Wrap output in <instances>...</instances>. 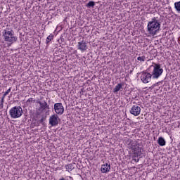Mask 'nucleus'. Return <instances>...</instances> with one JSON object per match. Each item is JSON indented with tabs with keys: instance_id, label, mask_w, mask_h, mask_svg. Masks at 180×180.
I'll return each mask as SVG.
<instances>
[{
	"instance_id": "nucleus-1",
	"label": "nucleus",
	"mask_w": 180,
	"mask_h": 180,
	"mask_svg": "<svg viewBox=\"0 0 180 180\" xmlns=\"http://www.w3.org/2000/svg\"><path fill=\"white\" fill-rule=\"evenodd\" d=\"M161 25L158 22V20L153 18L151 21L148 22L147 32L150 36H155L160 31Z\"/></svg>"
},
{
	"instance_id": "nucleus-2",
	"label": "nucleus",
	"mask_w": 180,
	"mask_h": 180,
	"mask_svg": "<svg viewBox=\"0 0 180 180\" xmlns=\"http://www.w3.org/2000/svg\"><path fill=\"white\" fill-rule=\"evenodd\" d=\"M3 37L5 41L11 43H15V41H18V37L15 35V32L12 30L6 29L4 31Z\"/></svg>"
},
{
	"instance_id": "nucleus-3",
	"label": "nucleus",
	"mask_w": 180,
	"mask_h": 180,
	"mask_svg": "<svg viewBox=\"0 0 180 180\" xmlns=\"http://www.w3.org/2000/svg\"><path fill=\"white\" fill-rule=\"evenodd\" d=\"M129 148L132 150L134 157H139L142 154L143 149L139 146L136 141H131L128 145Z\"/></svg>"
},
{
	"instance_id": "nucleus-4",
	"label": "nucleus",
	"mask_w": 180,
	"mask_h": 180,
	"mask_svg": "<svg viewBox=\"0 0 180 180\" xmlns=\"http://www.w3.org/2000/svg\"><path fill=\"white\" fill-rule=\"evenodd\" d=\"M9 115L11 119H19L23 115V109L20 106H15L9 110Z\"/></svg>"
},
{
	"instance_id": "nucleus-5",
	"label": "nucleus",
	"mask_w": 180,
	"mask_h": 180,
	"mask_svg": "<svg viewBox=\"0 0 180 180\" xmlns=\"http://www.w3.org/2000/svg\"><path fill=\"white\" fill-rule=\"evenodd\" d=\"M153 71H152V78L153 79H158V78H160L161 75H162V72H164V70L161 68V65L159 64H155L154 65H152Z\"/></svg>"
},
{
	"instance_id": "nucleus-6",
	"label": "nucleus",
	"mask_w": 180,
	"mask_h": 180,
	"mask_svg": "<svg viewBox=\"0 0 180 180\" xmlns=\"http://www.w3.org/2000/svg\"><path fill=\"white\" fill-rule=\"evenodd\" d=\"M151 78H153V76L150 73L143 72L141 74V80L143 84H148V82H150Z\"/></svg>"
},
{
	"instance_id": "nucleus-7",
	"label": "nucleus",
	"mask_w": 180,
	"mask_h": 180,
	"mask_svg": "<svg viewBox=\"0 0 180 180\" xmlns=\"http://www.w3.org/2000/svg\"><path fill=\"white\" fill-rule=\"evenodd\" d=\"M60 122H61V120L57 114H53L49 117V124L52 127L58 126Z\"/></svg>"
},
{
	"instance_id": "nucleus-8",
	"label": "nucleus",
	"mask_w": 180,
	"mask_h": 180,
	"mask_svg": "<svg viewBox=\"0 0 180 180\" xmlns=\"http://www.w3.org/2000/svg\"><path fill=\"white\" fill-rule=\"evenodd\" d=\"M54 111L56 115H63L64 113V106L61 103H56L54 104Z\"/></svg>"
},
{
	"instance_id": "nucleus-9",
	"label": "nucleus",
	"mask_w": 180,
	"mask_h": 180,
	"mask_svg": "<svg viewBox=\"0 0 180 180\" xmlns=\"http://www.w3.org/2000/svg\"><path fill=\"white\" fill-rule=\"evenodd\" d=\"M130 114L134 116H139L141 113V108L139 105H133L130 110Z\"/></svg>"
},
{
	"instance_id": "nucleus-10",
	"label": "nucleus",
	"mask_w": 180,
	"mask_h": 180,
	"mask_svg": "<svg viewBox=\"0 0 180 180\" xmlns=\"http://www.w3.org/2000/svg\"><path fill=\"white\" fill-rule=\"evenodd\" d=\"M77 50H80L82 53L88 50V45L86 42L84 40L77 43Z\"/></svg>"
},
{
	"instance_id": "nucleus-11",
	"label": "nucleus",
	"mask_w": 180,
	"mask_h": 180,
	"mask_svg": "<svg viewBox=\"0 0 180 180\" xmlns=\"http://www.w3.org/2000/svg\"><path fill=\"white\" fill-rule=\"evenodd\" d=\"M101 171L102 174H108V172H110V165L108 163L102 165Z\"/></svg>"
},
{
	"instance_id": "nucleus-12",
	"label": "nucleus",
	"mask_w": 180,
	"mask_h": 180,
	"mask_svg": "<svg viewBox=\"0 0 180 180\" xmlns=\"http://www.w3.org/2000/svg\"><path fill=\"white\" fill-rule=\"evenodd\" d=\"M39 105H40V109L42 110H44V109H49V105H47V102H41L39 101L38 102Z\"/></svg>"
},
{
	"instance_id": "nucleus-13",
	"label": "nucleus",
	"mask_w": 180,
	"mask_h": 180,
	"mask_svg": "<svg viewBox=\"0 0 180 180\" xmlns=\"http://www.w3.org/2000/svg\"><path fill=\"white\" fill-rule=\"evenodd\" d=\"M166 143L167 142L165 141V139H164V138H162V137L158 138V144H159V146H160V147H164V146H165Z\"/></svg>"
},
{
	"instance_id": "nucleus-14",
	"label": "nucleus",
	"mask_w": 180,
	"mask_h": 180,
	"mask_svg": "<svg viewBox=\"0 0 180 180\" xmlns=\"http://www.w3.org/2000/svg\"><path fill=\"white\" fill-rule=\"evenodd\" d=\"M122 86H123V84H122V83L117 84L115 86V87L114 88L113 92H114L115 94H116L117 92H119V91H120V89H122Z\"/></svg>"
},
{
	"instance_id": "nucleus-15",
	"label": "nucleus",
	"mask_w": 180,
	"mask_h": 180,
	"mask_svg": "<svg viewBox=\"0 0 180 180\" xmlns=\"http://www.w3.org/2000/svg\"><path fill=\"white\" fill-rule=\"evenodd\" d=\"M35 102H36V100L33 99L32 98H30L26 101V105L32 106V105H33V103H35Z\"/></svg>"
},
{
	"instance_id": "nucleus-16",
	"label": "nucleus",
	"mask_w": 180,
	"mask_h": 180,
	"mask_svg": "<svg viewBox=\"0 0 180 180\" xmlns=\"http://www.w3.org/2000/svg\"><path fill=\"white\" fill-rule=\"evenodd\" d=\"M174 9L177 12H180V1L174 3Z\"/></svg>"
},
{
	"instance_id": "nucleus-17",
	"label": "nucleus",
	"mask_w": 180,
	"mask_h": 180,
	"mask_svg": "<svg viewBox=\"0 0 180 180\" xmlns=\"http://www.w3.org/2000/svg\"><path fill=\"white\" fill-rule=\"evenodd\" d=\"M53 37L54 36L53 35V34H51L49 36H48L46 40V44H49V43L52 41Z\"/></svg>"
},
{
	"instance_id": "nucleus-18",
	"label": "nucleus",
	"mask_w": 180,
	"mask_h": 180,
	"mask_svg": "<svg viewBox=\"0 0 180 180\" xmlns=\"http://www.w3.org/2000/svg\"><path fill=\"white\" fill-rule=\"evenodd\" d=\"M138 61H140V63H144L146 61V56H139L137 58Z\"/></svg>"
},
{
	"instance_id": "nucleus-19",
	"label": "nucleus",
	"mask_w": 180,
	"mask_h": 180,
	"mask_svg": "<svg viewBox=\"0 0 180 180\" xmlns=\"http://www.w3.org/2000/svg\"><path fill=\"white\" fill-rule=\"evenodd\" d=\"M65 169L67 171H72V169H74V166H72V164H70L65 166Z\"/></svg>"
},
{
	"instance_id": "nucleus-20",
	"label": "nucleus",
	"mask_w": 180,
	"mask_h": 180,
	"mask_svg": "<svg viewBox=\"0 0 180 180\" xmlns=\"http://www.w3.org/2000/svg\"><path fill=\"white\" fill-rule=\"evenodd\" d=\"M93 6H95V2L94 1H89L86 7L87 8H93Z\"/></svg>"
},
{
	"instance_id": "nucleus-21",
	"label": "nucleus",
	"mask_w": 180,
	"mask_h": 180,
	"mask_svg": "<svg viewBox=\"0 0 180 180\" xmlns=\"http://www.w3.org/2000/svg\"><path fill=\"white\" fill-rule=\"evenodd\" d=\"M9 92H11V89H8L3 95V97L1 98V99H3V101H5V97H6V95L9 94Z\"/></svg>"
},
{
	"instance_id": "nucleus-22",
	"label": "nucleus",
	"mask_w": 180,
	"mask_h": 180,
	"mask_svg": "<svg viewBox=\"0 0 180 180\" xmlns=\"http://www.w3.org/2000/svg\"><path fill=\"white\" fill-rule=\"evenodd\" d=\"M4 102H5V101H4V98H1V104H0V108L2 109L4 108Z\"/></svg>"
}]
</instances>
